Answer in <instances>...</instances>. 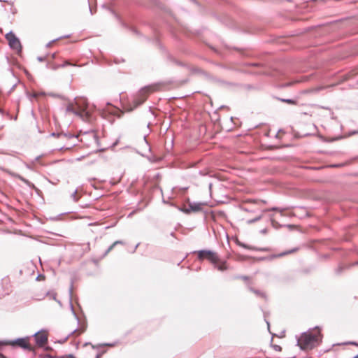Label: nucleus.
I'll return each instance as SVG.
<instances>
[{
	"mask_svg": "<svg viewBox=\"0 0 358 358\" xmlns=\"http://www.w3.org/2000/svg\"><path fill=\"white\" fill-rule=\"evenodd\" d=\"M0 112H1V113H3V111H2V110H1V108H0Z\"/></svg>",
	"mask_w": 358,
	"mask_h": 358,
	"instance_id": "412c9836",
	"label": "nucleus"
},
{
	"mask_svg": "<svg viewBox=\"0 0 358 358\" xmlns=\"http://www.w3.org/2000/svg\"><path fill=\"white\" fill-rule=\"evenodd\" d=\"M322 334L318 328L301 334L298 340V344L303 350H310L319 344Z\"/></svg>",
	"mask_w": 358,
	"mask_h": 358,
	"instance_id": "f03ea898",
	"label": "nucleus"
},
{
	"mask_svg": "<svg viewBox=\"0 0 358 358\" xmlns=\"http://www.w3.org/2000/svg\"><path fill=\"white\" fill-rule=\"evenodd\" d=\"M36 342L39 347L44 346L48 342V334L45 331H40L34 336Z\"/></svg>",
	"mask_w": 358,
	"mask_h": 358,
	"instance_id": "6e6552de",
	"label": "nucleus"
},
{
	"mask_svg": "<svg viewBox=\"0 0 358 358\" xmlns=\"http://www.w3.org/2000/svg\"><path fill=\"white\" fill-rule=\"evenodd\" d=\"M99 357H100V355H98L96 358H99Z\"/></svg>",
	"mask_w": 358,
	"mask_h": 358,
	"instance_id": "6ab92c4d",
	"label": "nucleus"
},
{
	"mask_svg": "<svg viewBox=\"0 0 358 358\" xmlns=\"http://www.w3.org/2000/svg\"><path fill=\"white\" fill-rule=\"evenodd\" d=\"M123 243L120 241H117L115 242H114L109 248L106 251V254L109 253L113 249V248L117 245V244H122Z\"/></svg>",
	"mask_w": 358,
	"mask_h": 358,
	"instance_id": "9b49d317",
	"label": "nucleus"
},
{
	"mask_svg": "<svg viewBox=\"0 0 358 358\" xmlns=\"http://www.w3.org/2000/svg\"><path fill=\"white\" fill-rule=\"evenodd\" d=\"M195 253L197 254V257L199 260H208L213 264L218 270L222 271L227 269L226 262L221 261L217 253L210 250H199L195 252Z\"/></svg>",
	"mask_w": 358,
	"mask_h": 358,
	"instance_id": "20e7f679",
	"label": "nucleus"
},
{
	"mask_svg": "<svg viewBox=\"0 0 358 358\" xmlns=\"http://www.w3.org/2000/svg\"><path fill=\"white\" fill-rule=\"evenodd\" d=\"M0 358H6L3 354L0 353Z\"/></svg>",
	"mask_w": 358,
	"mask_h": 358,
	"instance_id": "f3484780",
	"label": "nucleus"
},
{
	"mask_svg": "<svg viewBox=\"0 0 358 358\" xmlns=\"http://www.w3.org/2000/svg\"><path fill=\"white\" fill-rule=\"evenodd\" d=\"M237 279H239V280H242L243 281H244L246 283H250L251 281H252V278L250 276H248V275H240V276H238L236 277Z\"/></svg>",
	"mask_w": 358,
	"mask_h": 358,
	"instance_id": "9d476101",
	"label": "nucleus"
},
{
	"mask_svg": "<svg viewBox=\"0 0 358 358\" xmlns=\"http://www.w3.org/2000/svg\"><path fill=\"white\" fill-rule=\"evenodd\" d=\"M282 101L289 103V104H296V101L292 99H282Z\"/></svg>",
	"mask_w": 358,
	"mask_h": 358,
	"instance_id": "4468645a",
	"label": "nucleus"
},
{
	"mask_svg": "<svg viewBox=\"0 0 358 358\" xmlns=\"http://www.w3.org/2000/svg\"><path fill=\"white\" fill-rule=\"evenodd\" d=\"M66 110L73 113L85 121H90L93 109L84 98L76 99L73 103L68 104Z\"/></svg>",
	"mask_w": 358,
	"mask_h": 358,
	"instance_id": "f257e3e1",
	"label": "nucleus"
},
{
	"mask_svg": "<svg viewBox=\"0 0 358 358\" xmlns=\"http://www.w3.org/2000/svg\"><path fill=\"white\" fill-rule=\"evenodd\" d=\"M296 249H293V250H292L286 251V252H282V253H281V254H279V255H278V257H282V256H285V255H287L291 254V253H292V252H296Z\"/></svg>",
	"mask_w": 358,
	"mask_h": 358,
	"instance_id": "f8f14e48",
	"label": "nucleus"
},
{
	"mask_svg": "<svg viewBox=\"0 0 358 358\" xmlns=\"http://www.w3.org/2000/svg\"><path fill=\"white\" fill-rule=\"evenodd\" d=\"M6 38L8 42L9 45L11 48L19 50L21 49V44L20 40L16 37L15 34L9 32L6 34Z\"/></svg>",
	"mask_w": 358,
	"mask_h": 358,
	"instance_id": "0eeeda50",
	"label": "nucleus"
},
{
	"mask_svg": "<svg viewBox=\"0 0 358 358\" xmlns=\"http://www.w3.org/2000/svg\"><path fill=\"white\" fill-rule=\"evenodd\" d=\"M12 292L11 282L8 279H3L0 283V299L9 295Z\"/></svg>",
	"mask_w": 358,
	"mask_h": 358,
	"instance_id": "423d86ee",
	"label": "nucleus"
},
{
	"mask_svg": "<svg viewBox=\"0 0 358 358\" xmlns=\"http://www.w3.org/2000/svg\"><path fill=\"white\" fill-rule=\"evenodd\" d=\"M6 342H3V341H0V348L2 347V346H4V345H7V344L6 343Z\"/></svg>",
	"mask_w": 358,
	"mask_h": 358,
	"instance_id": "dca6fc26",
	"label": "nucleus"
},
{
	"mask_svg": "<svg viewBox=\"0 0 358 358\" xmlns=\"http://www.w3.org/2000/svg\"><path fill=\"white\" fill-rule=\"evenodd\" d=\"M106 110L109 113H110L113 115H115L117 117H120L122 115V114L124 113V112L122 110H121L120 109H119L116 107H114L113 106H108Z\"/></svg>",
	"mask_w": 358,
	"mask_h": 358,
	"instance_id": "1a4fd4ad",
	"label": "nucleus"
},
{
	"mask_svg": "<svg viewBox=\"0 0 358 358\" xmlns=\"http://www.w3.org/2000/svg\"><path fill=\"white\" fill-rule=\"evenodd\" d=\"M162 85L159 83H155L143 87L141 89L137 94L135 95L133 100V106H130L127 109V111H131L143 103H144L148 99V96L155 92L159 91Z\"/></svg>",
	"mask_w": 358,
	"mask_h": 358,
	"instance_id": "7ed1b4c3",
	"label": "nucleus"
},
{
	"mask_svg": "<svg viewBox=\"0 0 358 358\" xmlns=\"http://www.w3.org/2000/svg\"><path fill=\"white\" fill-rule=\"evenodd\" d=\"M7 345L18 346L22 349L34 352V348L29 343V338H17L13 341H6Z\"/></svg>",
	"mask_w": 358,
	"mask_h": 358,
	"instance_id": "39448f33",
	"label": "nucleus"
},
{
	"mask_svg": "<svg viewBox=\"0 0 358 358\" xmlns=\"http://www.w3.org/2000/svg\"><path fill=\"white\" fill-rule=\"evenodd\" d=\"M354 358H358V355L357 356H355Z\"/></svg>",
	"mask_w": 358,
	"mask_h": 358,
	"instance_id": "aec40b11",
	"label": "nucleus"
},
{
	"mask_svg": "<svg viewBox=\"0 0 358 358\" xmlns=\"http://www.w3.org/2000/svg\"><path fill=\"white\" fill-rule=\"evenodd\" d=\"M67 65H70V66H76V64L71 63V62H69V61H68V60H67V61H65V62H64L61 65V66H62V67H64V66H67Z\"/></svg>",
	"mask_w": 358,
	"mask_h": 358,
	"instance_id": "ddd939ff",
	"label": "nucleus"
},
{
	"mask_svg": "<svg viewBox=\"0 0 358 358\" xmlns=\"http://www.w3.org/2000/svg\"><path fill=\"white\" fill-rule=\"evenodd\" d=\"M248 259H250V257H246V256H242V255L238 256V260H240V261H244V260H247Z\"/></svg>",
	"mask_w": 358,
	"mask_h": 358,
	"instance_id": "2eb2a0df",
	"label": "nucleus"
},
{
	"mask_svg": "<svg viewBox=\"0 0 358 358\" xmlns=\"http://www.w3.org/2000/svg\"><path fill=\"white\" fill-rule=\"evenodd\" d=\"M68 357H69V358H74V356H73V355H68Z\"/></svg>",
	"mask_w": 358,
	"mask_h": 358,
	"instance_id": "a211bd4d",
	"label": "nucleus"
}]
</instances>
